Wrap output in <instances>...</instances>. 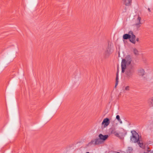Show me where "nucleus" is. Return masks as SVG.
<instances>
[{"mask_svg":"<svg viewBox=\"0 0 153 153\" xmlns=\"http://www.w3.org/2000/svg\"><path fill=\"white\" fill-rule=\"evenodd\" d=\"M133 63L131 57L128 55L124 59H122L121 64L122 72L124 73L127 67Z\"/></svg>","mask_w":153,"mask_h":153,"instance_id":"1","label":"nucleus"},{"mask_svg":"<svg viewBox=\"0 0 153 153\" xmlns=\"http://www.w3.org/2000/svg\"><path fill=\"white\" fill-rule=\"evenodd\" d=\"M133 20L136 27L137 29L140 28L142 25L141 16L139 14H136L134 16Z\"/></svg>","mask_w":153,"mask_h":153,"instance_id":"2","label":"nucleus"},{"mask_svg":"<svg viewBox=\"0 0 153 153\" xmlns=\"http://www.w3.org/2000/svg\"><path fill=\"white\" fill-rule=\"evenodd\" d=\"M132 135L131 137V140L132 142L136 143L138 142L139 139V136L138 133L135 131H131Z\"/></svg>","mask_w":153,"mask_h":153,"instance_id":"3","label":"nucleus"},{"mask_svg":"<svg viewBox=\"0 0 153 153\" xmlns=\"http://www.w3.org/2000/svg\"><path fill=\"white\" fill-rule=\"evenodd\" d=\"M113 51V50L111 45H108L106 48L105 52V55L106 56H109Z\"/></svg>","mask_w":153,"mask_h":153,"instance_id":"4","label":"nucleus"},{"mask_svg":"<svg viewBox=\"0 0 153 153\" xmlns=\"http://www.w3.org/2000/svg\"><path fill=\"white\" fill-rule=\"evenodd\" d=\"M133 71L132 69H127L126 71V77L128 79H129L131 77Z\"/></svg>","mask_w":153,"mask_h":153,"instance_id":"5","label":"nucleus"},{"mask_svg":"<svg viewBox=\"0 0 153 153\" xmlns=\"http://www.w3.org/2000/svg\"><path fill=\"white\" fill-rule=\"evenodd\" d=\"M110 120L108 118H106L104 119L102 123V125L104 128H106L110 124Z\"/></svg>","mask_w":153,"mask_h":153,"instance_id":"6","label":"nucleus"},{"mask_svg":"<svg viewBox=\"0 0 153 153\" xmlns=\"http://www.w3.org/2000/svg\"><path fill=\"white\" fill-rule=\"evenodd\" d=\"M130 33V37L129 38L130 41L132 43L135 44L136 42V36L134 34L133 32L131 31Z\"/></svg>","mask_w":153,"mask_h":153,"instance_id":"7","label":"nucleus"},{"mask_svg":"<svg viewBox=\"0 0 153 153\" xmlns=\"http://www.w3.org/2000/svg\"><path fill=\"white\" fill-rule=\"evenodd\" d=\"M108 136V135H103L100 134L99 135L98 137L101 141H104L107 139Z\"/></svg>","mask_w":153,"mask_h":153,"instance_id":"8","label":"nucleus"},{"mask_svg":"<svg viewBox=\"0 0 153 153\" xmlns=\"http://www.w3.org/2000/svg\"><path fill=\"white\" fill-rule=\"evenodd\" d=\"M148 102L150 107H153V97L149 99Z\"/></svg>","mask_w":153,"mask_h":153,"instance_id":"9","label":"nucleus"},{"mask_svg":"<svg viewBox=\"0 0 153 153\" xmlns=\"http://www.w3.org/2000/svg\"><path fill=\"white\" fill-rule=\"evenodd\" d=\"M131 32V31H129L128 34H125L123 35V39H129L130 35V33Z\"/></svg>","mask_w":153,"mask_h":153,"instance_id":"10","label":"nucleus"},{"mask_svg":"<svg viewBox=\"0 0 153 153\" xmlns=\"http://www.w3.org/2000/svg\"><path fill=\"white\" fill-rule=\"evenodd\" d=\"M138 74L140 76H143L145 74V73L144 69H140L138 70Z\"/></svg>","mask_w":153,"mask_h":153,"instance_id":"11","label":"nucleus"},{"mask_svg":"<svg viewBox=\"0 0 153 153\" xmlns=\"http://www.w3.org/2000/svg\"><path fill=\"white\" fill-rule=\"evenodd\" d=\"M123 3L126 6L130 5L131 3L132 0H123Z\"/></svg>","mask_w":153,"mask_h":153,"instance_id":"12","label":"nucleus"},{"mask_svg":"<svg viewBox=\"0 0 153 153\" xmlns=\"http://www.w3.org/2000/svg\"><path fill=\"white\" fill-rule=\"evenodd\" d=\"M95 145H97L101 143V140L99 138L95 139Z\"/></svg>","mask_w":153,"mask_h":153,"instance_id":"13","label":"nucleus"},{"mask_svg":"<svg viewBox=\"0 0 153 153\" xmlns=\"http://www.w3.org/2000/svg\"><path fill=\"white\" fill-rule=\"evenodd\" d=\"M116 118L120 124H122L123 123V122L120 118V117L119 115H117L116 116Z\"/></svg>","mask_w":153,"mask_h":153,"instance_id":"14","label":"nucleus"},{"mask_svg":"<svg viewBox=\"0 0 153 153\" xmlns=\"http://www.w3.org/2000/svg\"><path fill=\"white\" fill-rule=\"evenodd\" d=\"M132 51L134 54L135 55H138L139 54V51L136 48H134L133 49Z\"/></svg>","mask_w":153,"mask_h":153,"instance_id":"15","label":"nucleus"},{"mask_svg":"<svg viewBox=\"0 0 153 153\" xmlns=\"http://www.w3.org/2000/svg\"><path fill=\"white\" fill-rule=\"evenodd\" d=\"M95 139L92 140L88 144L87 146H91L92 144L95 145Z\"/></svg>","mask_w":153,"mask_h":153,"instance_id":"16","label":"nucleus"},{"mask_svg":"<svg viewBox=\"0 0 153 153\" xmlns=\"http://www.w3.org/2000/svg\"><path fill=\"white\" fill-rule=\"evenodd\" d=\"M130 89V87L129 86H127L125 87L123 89L124 92H126L127 91H128Z\"/></svg>","mask_w":153,"mask_h":153,"instance_id":"17","label":"nucleus"},{"mask_svg":"<svg viewBox=\"0 0 153 153\" xmlns=\"http://www.w3.org/2000/svg\"><path fill=\"white\" fill-rule=\"evenodd\" d=\"M138 145L141 148L143 149H144L145 148V146L142 143H141L140 142H139L138 143Z\"/></svg>","mask_w":153,"mask_h":153,"instance_id":"18","label":"nucleus"},{"mask_svg":"<svg viewBox=\"0 0 153 153\" xmlns=\"http://www.w3.org/2000/svg\"><path fill=\"white\" fill-rule=\"evenodd\" d=\"M120 134L121 135H123L124 134L123 133H120V134L119 133H115V135L117 136L119 135V134Z\"/></svg>","mask_w":153,"mask_h":153,"instance_id":"19","label":"nucleus"},{"mask_svg":"<svg viewBox=\"0 0 153 153\" xmlns=\"http://www.w3.org/2000/svg\"><path fill=\"white\" fill-rule=\"evenodd\" d=\"M118 76L116 77V85L117 84V82H118Z\"/></svg>","mask_w":153,"mask_h":153,"instance_id":"20","label":"nucleus"},{"mask_svg":"<svg viewBox=\"0 0 153 153\" xmlns=\"http://www.w3.org/2000/svg\"><path fill=\"white\" fill-rule=\"evenodd\" d=\"M136 40L137 42H138L139 41V38H137L136 39Z\"/></svg>","mask_w":153,"mask_h":153,"instance_id":"21","label":"nucleus"},{"mask_svg":"<svg viewBox=\"0 0 153 153\" xmlns=\"http://www.w3.org/2000/svg\"><path fill=\"white\" fill-rule=\"evenodd\" d=\"M148 11H149V12H150V11H151V10H150V8H148Z\"/></svg>","mask_w":153,"mask_h":153,"instance_id":"22","label":"nucleus"},{"mask_svg":"<svg viewBox=\"0 0 153 153\" xmlns=\"http://www.w3.org/2000/svg\"><path fill=\"white\" fill-rule=\"evenodd\" d=\"M118 76V72H117V75H116V77Z\"/></svg>","mask_w":153,"mask_h":153,"instance_id":"23","label":"nucleus"},{"mask_svg":"<svg viewBox=\"0 0 153 153\" xmlns=\"http://www.w3.org/2000/svg\"><path fill=\"white\" fill-rule=\"evenodd\" d=\"M153 153V152H145V153Z\"/></svg>","mask_w":153,"mask_h":153,"instance_id":"24","label":"nucleus"},{"mask_svg":"<svg viewBox=\"0 0 153 153\" xmlns=\"http://www.w3.org/2000/svg\"><path fill=\"white\" fill-rule=\"evenodd\" d=\"M78 81H79V79H77V80L76 81V82H78Z\"/></svg>","mask_w":153,"mask_h":153,"instance_id":"25","label":"nucleus"},{"mask_svg":"<svg viewBox=\"0 0 153 153\" xmlns=\"http://www.w3.org/2000/svg\"><path fill=\"white\" fill-rule=\"evenodd\" d=\"M121 131H124V130L123 129H121Z\"/></svg>","mask_w":153,"mask_h":153,"instance_id":"26","label":"nucleus"},{"mask_svg":"<svg viewBox=\"0 0 153 153\" xmlns=\"http://www.w3.org/2000/svg\"><path fill=\"white\" fill-rule=\"evenodd\" d=\"M75 79H74V82H75Z\"/></svg>","mask_w":153,"mask_h":153,"instance_id":"27","label":"nucleus"},{"mask_svg":"<svg viewBox=\"0 0 153 153\" xmlns=\"http://www.w3.org/2000/svg\"><path fill=\"white\" fill-rule=\"evenodd\" d=\"M86 153H89V152H87Z\"/></svg>","mask_w":153,"mask_h":153,"instance_id":"28","label":"nucleus"},{"mask_svg":"<svg viewBox=\"0 0 153 153\" xmlns=\"http://www.w3.org/2000/svg\"><path fill=\"white\" fill-rule=\"evenodd\" d=\"M117 153H120V152H117Z\"/></svg>","mask_w":153,"mask_h":153,"instance_id":"29","label":"nucleus"},{"mask_svg":"<svg viewBox=\"0 0 153 153\" xmlns=\"http://www.w3.org/2000/svg\"><path fill=\"white\" fill-rule=\"evenodd\" d=\"M152 126H153V124H152Z\"/></svg>","mask_w":153,"mask_h":153,"instance_id":"30","label":"nucleus"}]
</instances>
